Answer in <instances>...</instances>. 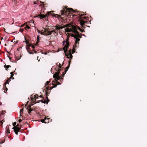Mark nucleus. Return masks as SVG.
Wrapping results in <instances>:
<instances>
[{"mask_svg": "<svg viewBox=\"0 0 147 147\" xmlns=\"http://www.w3.org/2000/svg\"><path fill=\"white\" fill-rule=\"evenodd\" d=\"M8 90V89L7 88H6L5 89V90H4V92L5 93H6L7 92V90Z\"/></svg>", "mask_w": 147, "mask_h": 147, "instance_id": "e433bc0d", "label": "nucleus"}, {"mask_svg": "<svg viewBox=\"0 0 147 147\" xmlns=\"http://www.w3.org/2000/svg\"><path fill=\"white\" fill-rule=\"evenodd\" d=\"M77 42L76 43H75V44L73 46V49L72 51V54L74 53L75 52V49L76 47H77V43H78V44H79V42Z\"/></svg>", "mask_w": 147, "mask_h": 147, "instance_id": "1a4fd4ad", "label": "nucleus"}, {"mask_svg": "<svg viewBox=\"0 0 147 147\" xmlns=\"http://www.w3.org/2000/svg\"><path fill=\"white\" fill-rule=\"evenodd\" d=\"M30 28V27L29 26L26 25L25 26L24 28L26 30L29 29Z\"/></svg>", "mask_w": 147, "mask_h": 147, "instance_id": "b1692460", "label": "nucleus"}, {"mask_svg": "<svg viewBox=\"0 0 147 147\" xmlns=\"http://www.w3.org/2000/svg\"><path fill=\"white\" fill-rule=\"evenodd\" d=\"M7 133H8V134H9L10 132H9V129H7Z\"/></svg>", "mask_w": 147, "mask_h": 147, "instance_id": "ea45409f", "label": "nucleus"}, {"mask_svg": "<svg viewBox=\"0 0 147 147\" xmlns=\"http://www.w3.org/2000/svg\"><path fill=\"white\" fill-rule=\"evenodd\" d=\"M50 82V81H47L46 82V84H45V86L44 87L46 88V87H47V86L48 85H51V84H49V83Z\"/></svg>", "mask_w": 147, "mask_h": 147, "instance_id": "a211bd4d", "label": "nucleus"}, {"mask_svg": "<svg viewBox=\"0 0 147 147\" xmlns=\"http://www.w3.org/2000/svg\"><path fill=\"white\" fill-rule=\"evenodd\" d=\"M24 26L25 25H24V24L22 25L21 24H19V27H22Z\"/></svg>", "mask_w": 147, "mask_h": 147, "instance_id": "2f4dec72", "label": "nucleus"}, {"mask_svg": "<svg viewBox=\"0 0 147 147\" xmlns=\"http://www.w3.org/2000/svg\"><path fill=\"white\" fill-rule=\"evenodd\" d=\"M40 101H41L42 103H43L44 100H41Z\"/></svg>", "mask_w": 147, "mask_h": 147, "instance_id": "c03bdc74", "label": "nucleus"}, {"mask_svg": "<svg viewBox=\"0 0 147 147\" xmlns=\"http://www.w3.org/2000/svg\"><path fill=\"white\" fill-rule=\"evenodd\" d=\"M24 28H20V29L19 30V31L22 32L24 31Z\"/></svg>", "mask_w": 147, "mask_h": 147, "instance_id": "cd10ccee", "label": "nucleus"}, {"mask_svg": "<svg viewBox=\"0 0 147 147\" xmlns=\"http://www.w3.org/2000/svg\"><path fill=\"white\" fill-rule=\"evenodd\" d=\"M61 70V69L58 68V71L56 72L53 75V77L55 80L56 83L57 81L59 80H63V78H62V77H63L64 76L65 74L66 73H65V71L61 75V76H59V75Z\"/></svg>", "mask_w": 147, "mask_h": 147, "instance_id": "7ed1b4c3", "label": "nucleus"}, {"mask_svg": "<svg viewBox=\"0 0 147 147\" xmlns=\"http://www.w3.org/2000/svg\"><path fill=\"white\" fill-rule=\"evenodd\" d=\"M40 97L42 98H43L42 97V95H40Z\"/></svg>", "mask_w": 147, "mask_h": 147, "instance_id": "49530a36", "label": "nucleus"}, {"mask_svg": "<svg viewBox=\"0 0 147 147\" xmlns=\"http://www.w3.org/2000/svg\"><path fill=\"white\" fill-rule=\"evenodd\" d=\"M66 26L67 28L65 29L66 32H73L75 34H72L71 36L76 39L75 43H76L79 41L80 40V38H82L81 36L82 35V34L79 33L77 30L78 29L82 32H84V30L83 29H81L77 26H73L68 24L66 25Z\"/></svg>", "mask_w": 147, "mask_h": 147, "instance_id": "f257e3e1", "label": "nucleus"}, {"mask_svg": "<svg viewBox=\"0 0 147 147\" xmlns=\"http://www.w3.org/2000/svg\"><path fill=\"white\" fill-rule=\"evenodd\" d=\"M38 95L37 94L34 95V97L33 98H31V100L33 101L34 102H35L36 101V99H38Z\"/></svg>", "mask_w": 147, "mask_h": 147, "instance_id": "ddd939ff", "label": "nucleus"}, {"mask_svg": "<svg viewBox=\"0 0 147 147\" xmlns=\"http://www.w3.org/2000/svg\"><path fill=\"white\" fill-rule=\"evenodd\" d=\"M50 119L49 118H47L46 117H45V123H49V120Z\"/></svg>", "mask_w": 147, "mask_h": 147, "instance_id": "2eb2a0df", "label": "nucleus"}, {"mask_svg": "<svg viewBox=\"0 0 147 147\" xmlns=\"http://www.w3.org/2000/svg\"><path fill=\"white\" fill-rule=\"evenodd\" d=\"M18 48H17V50L14 52V54L15 55V57H16V61H15V62H16V61L18 60Z\"/></svg>", "mask_w": 147, "mask_h": 147, "instance_id": "9d476101", "label": "nucleus"}, {"mask_svg": "<svg viewBox=\"0 0 147 147\" xmlns=\"http://www.w3.org/2000/svg\"><path fill=\"white\" fill-rule=\"evenodd\" d=\"M47 100H44L43 103H47V104L49 101V99L47 97Z\"/></svg>", "mask_w": 147, "mask_h": 147, "instance_id": "6ab92c4d", "label": "nucleus"}, {"mask_svg": "<svg viewBox=\"0 0 147 147\" xmlns=\"http://www.w3.org/2000/svg\"><path fill=\"white\" fill-rule=\"evenodd\" d=\"M6 84H5V83L4 84L3 86V89H4V90H5V89L6 88H7V87H6Z\"/></svg>", "mask_w": 147, "mask_h": 147, "instance_id": "c756f323", "label": "nucleus"}, {"mask_svg": "<svg viewBox=\"0 0 147 147\" xmlns=\"http://www.w3.org/2000/svg\"><path fill=\"white\" fill-rule=\"evenodd\" d=\"M52 84L53 85V86L50 87L49 88V86H47L46 88H45V90L46 89L45 92V94L46 95V98H47V96H49V93L51 92V91L52 89L56 87L58 85L60 84V83L58 82H56V84H54L53 83H52Z\"/></svg>", "mask_w": 147, "mask_h": 147, "instance_id": "39448f33", "label": "nucleus"}, {"mask_svg": "<svg viewBox=\"0 0 147 147\" xmlns=\"http://www.w3.org/2000/svg\"><path fill=\"white\" fill-rule=\"evenodd\" d=\"M18 41H14L13 42V43L14 45H13V47L16 45L18 43Z\"/></svg>", "mask_w": 147, "mask_h": 147, "instance_id": "bb28decb", "label": "nucleus"}, {"mask_svg": "<svg viewBox=\"0 0 147 147\" xmlns=\"http://www.w3.org/2000/svg\"><path fill=\"white\" fill-rule=\"evenodd\" d=\"M38 32L39 33H40V31H38Z\"/></svg>", "mask_w": 147, "mask_h": 147, "instance_id": "3c124183", "label": "nucleus"}, {"mask_svg": "<svg viewBox=\"0 0 147 147\" xmlns=\"http://www.w3.org/2000/svg\"><path fill=\"white\" fill-rule=\"evenodd\" d=\"M31 46V44L27 45L26 46V49L28 51L30 50V47Z\"/></svg>", "mask_w": 147, "mask_h": 147, "instance_id": "dca6fc26", "label": "nucleus"}, {"mask_svg": "<svg viewBox=\"0 0 147 147\" xmlns=\"http://www.w3.org/2000/svg\"><path fill=\"white\" fill-rule=\"evenodd\" d=\"M28 109V112L29 114H30V113H31V111H33V109L31 108V106L30 105L28 106V107H27V109Z\"/></svg>", "mask_w": 147, "mask_h": 147, "instance_id": "f8f14e48", "label": "nucleus"}, {"mask_svg": "<svg viewBox=\"0 0 147 147\" xmlns=\"http://www.w3.org/2000/svg\"><path fill=\"white\" fill-rule=\"evenodd\" d=\"M65 27V26H60V29H62Z\"/></svg>", "mask_w": 147, "mask_h": 147, "instance_id": "79ce46f5", "label": "nucleus"}, {"mask_svg": "<svg viewBox=\"0 0 147 147\" xmlns=\"http://www.w3.org/2000/svg\"><path fill=\"white\" fill-rule=\"evenodd\" d=\"M21 121H22V120L21 119H19V123H20V122H21Z\"/></svg>", "mask_w": 147, "mask_h": 147, "instance_id": "a18cd8bd", "label": "nucleus"}, {"mask_svg": "<svg viewBox=\"0 0 147 147\" xmlns=\"http://www.w3.org/2000/svg\"><path fill=\"white\" fill-rule=\"evenodd\" d=\"M51 31V34L52 33H53L54 35H55V31L54 30H52V31Z\"/></svg>", "mask_w": 147, "mask_h": 147, "instance_id": "a878e982", "label": "nucleus"}, {"mask_svg": "<svg viewBox=\"0 0 147 147\" xmlns=\"http://www.w3.org/2000/svg\"><path fill=\"white\" fill-rule=\"evenodd\" d=\"M5 141V140H3V141H2L0 142V144H3L4 143V142Z\"/></svg>", "mask_w": 147, "mask_h": 147, "instance_id": "58836bf2", "label": "nucleus"}, {"mask_svg": "<svg viewBox=\"0 0 147 147\" xmlns=\"http://www.w3.org/2000/svg\"><path fill=\"white\" fill-rule=\"evenodd\" d=\"M39 36H37V43H38L39 41Z\"/></svg>", "mask_w": 147, "mask_h": 147, "instance_id": "c85d7f7f", "label": "nucleus"}, {"mask_svg": "<svg viewBox=\"0 0 147 147\" xmlns=\"http://www.w3.org/2000/svg\"><path fill=\"white\" fill-rule=\"evenodd\" d=\"M2 121H2H0V123H1V125L2 126V124H3V122H2Z\"/></svg>", "mask_w": 147, "mask_h": 147, "instance_id": "37998d69", "label": "nucleus"}, {"mask_svg": "<svg viewBox=\"0 0 147 147\" xmlns=\"http://www.w3.org/2000/svg\"><path fill=\"white\" fill-rule=\"evenodd\" d=\"M34 52H35V53H36V51H35Z\"/></svg>", "mask_w": 147, "mask_h": 147, "instance_id": "603ef678", "label": "nucleus"}, {"mask_svg": "<svg viewBox=\"0 0 147 147\" xmlns=\"http://www.w3.org/2000/svg\"><path fill=\"white\" fill-rule=\"evenodd\" d=\"M15 72V71H14V72H11L10 73V74H11V77L9 78H10V79L12 78H13V74H14L13 73H14Z\"/></svg>", "mask_w": 147, "mask_h": 147, "instance_id": "4be33fe9", "label": "nucleus"}, {"mask_svg": "<svg viewBox=\"0 0 147 147\" xmlns=\"http://www.w3.org/2000/svg\"><path fill=\"white\" fill-rule=\"evenodd\" d=\"M23 109H22L21 110H20V116H21V113L23 111Z\"/></svg>", "mask_w": 147, "mask_h": 147, "instance_id": "c9c22d12", "label": "nucleus"}, {"mask_svg": "<svg viewBox=\"0 0 147 147\" xmlns=\"http://www.w3.org/2000/svg\"><path fill=\"white\" fill-rule=\"evenodd\" d=\"M45 118L44 119H42L41 120V121L42 122V123H45Z\"/></svg>", "mask_w": 147, "mask_h": 147, "instance_id": "f704fd0d", "label": "nucleus"}, {"mask_svg": "<svg viewBox=\"0 0 147 147\" xmlns=\"http://www.w3.org/2000/svg\"><path fill=\"white\" fill-rule=\"evenodd\" d=\"M30 47H31L33 49H33L34 48V46L33 45H32L31 44V46H30Z\"/></svg>", "mask_w": 147, "mask_h": 147, "instance_id": "4c0bfd02", "label": "nucleus"}, {"mask_svg": "<svg viewBox=\"0 0 147 147\" xmlns=\"http://www.w3.org/2000/svg\"><path fill=\"white\" fill-rule=\"evenodd\" d=\"M85 15V14H81L80 15V14L79 15V21L80 22V24L81 26V27L82 28H85V27L84 26L85 24L86 23V22L84 21L82 19L83 18H84V19H86L87 20H88V18L84 16L83 18H82V17L84 15Z\"/></svg>", "mask_w": 147, "mask_h": 147, "instance_id": "423d86ee", "label": "nucleus"}, {"mask_svg": "<svg viewBox=\"0 0 147 147\" xmlns=\"http://www.w3.org/2000/svg\"><path fill=\"white\" fill-rule=\"evenodd\" d=\"M11 81V80L10 78H8L7 80L6 81L5 83V84H9V82Z\"/></svg>", "mask_w": 147, "mask_h": 147, "instance_id": "5701e85b", "label": "nucleus"}, {"mask_svg": "<svg viewBox=\"0 0 147 147\" xmlns=\"http://www.w3.org/2000/svg\"><path fill=\"white\" fill-rule=\"evenodd\" d=\"M69 59H69V61H68V62H69L68 65L65 68V73H66V72L67 71L68 69H69V67L70 64L71 63V60L70 59H71L70 58H69Z\"/></svg>", "mask_w": 147, "mask_h": 147, "instance_id": "4468645a", "label": "nucleus"}, {"mask_svg": "<svg viewBox=\"0 0 147 147\" xmlns=\"http://www.w3.org/2000/svg\"><path fill=\"white\" fill-rule=\"evenodd\" d=\"M40 61V59H39V60H38V61Z\"/></svg>", "mask_w": 147, "mask_h": 147, "instance_id": "6e6d98bb", "label": "nucleus"}, {"mask_svg": "<svg viewBox=\"0 0 147 147\" xmlns=\"http://www.w3.org/2000/svg\"><path fill=\"white\" fill-rule=\"evenodd\" d=\"M69 46V43H66L64 47L63 48V50L64 51V52L65 55L67 58L72 59L73 56L71 53V50L70 49L69 51V53L67 52V49Z\"/></svg>", "mask_w": 147, "mask_h": 147, "instance_id": "20e7f679", "label": "nucleus"}, {"mask_svg": "<svg viewBox=\"0 0 147 147\" xmlns=\"http://www.w3.org/2000/svg\"><path fill=\"white\" fill-rule=\"evenodd\" d=\"M38 57H37V60H38Z\"/></svg>", "mask_w": 147, "mask_h": 147, "instance_id": "5fc2aeb1", "label": "nucleus"}, {"mask_svg": "<svg viewBox=\"0 0 147 147\" xmlns=\"http://www.w3.org/2000/svg\"><path fill=\"white\" fill-rule=\"evenodd\" d=\"M5 46H6V44H5Z\"/></svg>", "mask_w": 147, "mask_h": 147, "instance_id": "864d4df0", "label": "nucleus"}, {"mask_svg": "<svg viewBox=\"0 0 147 147\" xmlns=\"http://www.w3.org/2000/svg\"><path fill=\"white\" fill-rule=\"evenodd\" d=\"M4 111H2L1 112V113L0 114V115H3L4 114V113H3Z\"/></svg>", "mask_w": 147, "mask_h": 147, "instance_id": "72a5a7b5", "label": "nucleus"}, {"mask_svg": "<svg viewBox=\"0 0 147 147\" xmlns=\"http://www.w3.org/2000/svg\"><path fill=\"white\" fill-rule=\"evenodd\" d=\"M65 42H66V41H63V44H64V43H65Z\"/></svg>", "mask_w": 147, "mask_h": 147, "instance_id": "de8ad7c7", "label": "nucleus"}, {"mask_svg": "<svg viewBox=\"0 0 147 147\" xmlns=\"http://www.w3.org/2000/svg\"><path fill=\"white\" fill-rule=\"evenodd\" d=\"M13 125L14 126L13 129L15 134L17 135L18 132V123L16 125V122L13 123Z\"/></svg>", "mask_w": 147, "mask_h": 147, "instance_id": "6e6552de", "label": "nucleus"}, {"mask_svg": "<svg viewBox=\"0 0 147 147\" xmlns=\"http://www.w3.org/2000/svg\"><path fill=\"white\" fill-rule=\"evenodd\" d=\"M58 66H59V68H60L61 67V64L60 63H59V64Z\"/></svg>", "mask_w": 147, "mask_h": 147, "instance_id": "a19ab883", "label": "nucleus"}, {"mask_svg": "<svg viewBox=\"0 0 147 147\" xmlns=\"http://www.w3.org/2000/svg\"><path fill=\"white\" fill-rule=\"evenodd\" d=\"M69 36L68 35L67 36V38L66 39V43H69Z\"/></svg>", "mask_w": 147, "mask_h": 147, "instance_id": "aec40b11", "label": "nucleus"}, {"mask_svg": "<svg viewBox=\"0 0 147 147\" xmlns=\"http://www.w3.org/2000/svg\"><path fill=\"white\" fill-rule=\"evenodd\" d=\"M51 12H53V11H52L50 12H48L45 15L42 14H41L37 15L36 16V17L40 18V19H43V18H46L47 17H48L49 15L51 14Z\"/></svg>", "mask_w": 147, "mask_h": 147, "instance_id": "0eeeda50", "label": "nucleus"}, {"mask_svg": "<svg viewBox=\"0 0 147 147\" xmlns=\"http://www.w3.org/2000/svg\"><path fill=\"white\" fill-rule=\"evenodd\" d=\"M16 75L17 74V73H16Z\"/></svg>", "mask_w": 147, "mask_h": 147, "instance_id": "4d7b16f0", "label": "nucleus"}, {"mask_svg": "<svg viewBox=\"0 0 147 147\" xmlns=\"http://www.w3.org/2000/svg\"><path fill=\"white\" fill-rule=\"evenodd\" d=\"M20 127H19V132L20 131Z\"/></svg>", "mask_w": 147, "mask_h": 147, "instance_id": "09e8293b", "label": "nucleus"}, {"mask_svg": "<svg viewBox=\"0 0 147 147\" xmlns=\"http://www.w3.org/2000/svg\"><path fill=\"white\" fill-rule=\"evenodd\" d=\"M74 12V11L73 9L71 8H67V7L63 6L62 9L61 11V16H63V17H61V15L57 14H54L53 16L57 18H60L61 19H63V18L65 17V16H68V14L70 12Z\"/></svg>", "mask_w": 147, "mask_h": 147, "instance_id": "f03ea898", "label": "nucleus"}, {"mask_svg": "<svg viewBox=\"0 0 147 147\" xmlns=\"http://www.w3.org/2000/svg\"><path fill=\"white\" fill-rule=\"evenodd\" d=\"M48 31V30L47 29H45V34H46L47 32Z\"/></svg>", "mask_w": 147, "mask_h": 147, "instance_id": "473e14b6", "label": "nucleus"}, {"mask_svg": "<svg viewBox=\"0 0 147 147\" xmlns=\"http://www.w3.org/2000/svg\"><path fill=\"white\" fill-rule=\"evenodd\" d=\"M46 35H51V31H48L45 34Z\"/></svg>", "mask_w": 147, "mask_h": 147, "instance_id": "412c9836", "label": "nucleus"}, {"mask_svg": "<svg viewBox=\"0 0 147 147\" xmlns=\"http://www.w3.org/2000/svg\"><path fill=\"white\" fill-rule=\"evenodd\" d=\"M41 34H42V33H41Z\"/></svg>", "mask_w": 147, "mask_h": 147, "instance_id": "13d9d810", "label": "nucleus"}, {"mask_svg": "<svg viewBox=\"0 0 147 147\" xmlns=\"http://www.w3.org/2000/svg\"><path fill=\"white\" fill-rule=\"evenodd\" d=\"M28 43H29V42L28 41L26 42V44H27Z\"/></svg>", "mask_w": 147, "mask_h": 147, "instance_id": "8fccbe9b", "label": "nucleus"}, {"mask_svg": "<svg viewBox=\"0 0 147 147\" xmlns=\"http://www.w3.org/2000/svg\"><path fill=\"white\" fill-rule=\"evenodd\" d=\"M20 59V58H19V60Z\"/></svg>", "mask_w": 147, "mask_h": 147, "instance_id": "bf43d9fd", "label": "nucleus"}, {"mask_svg": "<svg viewBox=\"0 0 147 147\" xmlns=\"http://www.w3.org/2000/svg\"><path fill=\"white\" fill-rule=\"evenodd\" d=\"M54 30L55 31V34H58V30H56L55 29Z\"/></svg>", "mask_w": 147, "mask_h": 147, "instance_id": "7c9ffc66", "label": "nucleus"}, {"mask_svg": "<svg viewBox=\"0 0 147 147\" xmlns=\"http://www.w3.org/2000/svg\"><path fill=\"white\" fill-rule=\"evenodd\" d=\"M55 28V29L56 30H59L60 29V26L58 24H57L56 26H54Z\"/></svg>", "mask_w": 147, "mask_h": 147, "instance_id": "f3484780", "label": "nucleus"}, {"mask_svg": "<svg viewBox=\"0 0 147 147\" xmlns=\"http://www.w3.org/2000/svg\"><path fill=\"white\" fill-rule=\"evenodd\" d=\"M17 0H14L12 2L13 6L16 7V8L17 7L18 5V3H17Z\"/></svg>", "mask_w": 147, "mask_h": 147, "instance_id": "9b49d317", "label": "nucleus"}, {"mask_svg": "<svg viewBox=\"0 0 147 147\" xmlns=\"http://www.w3.org/2000/svg\"><path fill=\"white\" fill-rule=\"evenodd\" d=\"M5 67V69L6 70H7V69L9 68V67H11V66L9 65H5L4 66Z\"/></svg>", "mask_w": 147, "mask_h": 147, "instance_id": "393cba45", "label": "nucleus"}]
</instances>
